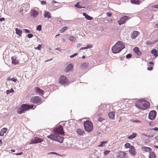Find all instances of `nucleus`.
I'll return each instance as SVG.
<instances>
[{
  "mask_svg": "<svg viewBox=\"0 0 158 158\" xmlns=\"http://www.w3.org/2000/svg\"><path fill=\"white\" fill-rule=\"evenodd\" d=\"M149 105V103L148 101L143 99L137 101L135 103V106L137 107L142 110L147 109Z\"/></svg>",
  "mask_w": 158,
  "mask_h": 158,
  "instance_id": "obj_1",
  "label": "nucleus"
},
{
  "mask_svg": "<svg viewBox=\"0 0 158 158\" xmlns=\"http://www.w3.org/2000/svg\"><path fill=\"white\" fill-rule=\"evenodd\" d=\"M125 48L124 44L121 41H118L112 48V51L113 53H119Z\"/></svg>",
  "mask_w": 158,
  "mask_h": 158,
  "instance_id": "obj_2",
  "label": "nucleus"
},
{
  "mask_svg": "<svg viewBox=\"0 0 158 158\" xmlns=\"http://www.w3.org/2000/svg\"><path fill=\"white\" fill-rule=\"evenodd\" d=\"M47 137L52 140L58 141L60 143H62L63 142L64 139V138L55 133L54 134H51L50 135L47 136Z\"/></svg>",
  "mask_w": 158,
  "mask_h": 158,
  "instance_id": "obj_3",
  "label": "nucleus"
},
{
  "mask_svg": "<svg viewBox=\"0 0 158 158\" xmlns=\"http://www.w3.org/2000/svg\"><path fill=\"white\" fill-rule=\"evenodd\" d=\"M34 106H35L34 108H35V106L33 105H29L26 104H23L21 106L20 108L18 110V113L19 114L24 113L25 111L28 110L30 109L33 108Z\"/></svg>",
  "mask_w": 158,
  "mask_h": 158,
  "instance_id": "obj_4",
  "label": "nucleus"
},
{
  "mask_svg": "<svg viewBox=\"0 0 158 158\" xmlns=\"http://www.w3.org/2000/svg\"><path fill=\"white\" fill-rule=\"evenodd\" d=\"M84 126L85 129L87 132L91 131L93 129V125L89 121L87 120L84 122Z\"/></svg>",
  "mask_w": 158,
  "mask_h": 158,
  "instance_id": "obj_5",
  "label": "nucleus"
},
{
  "mask_svg": "<svg viewBox=\"0 0 158 158\" xmlns=\"http://www.w3.org/2000/svg\"><path fill=\"white\" fill-rule=\"evenodd\" d=\"M30 102L34 104H37L41 102V99L39 96H35L31 98Z\"/></svg>",
  "mask_w": 158,
  "mask_h": 158,
  "instance_id": "obj_6",
  "label": "nucleus"
},
{
  "mask_svg": "<svg viewBox=\"0 0 158 158\" xmlns=\"http://www.w3.org/2000/svg\"><path fill=\"white\" fill-rule=\"evenodd\" d=\"M54 131L55 133L60 135L64 133L63 128L61 126H59L56 127L54 129Z\"/></svg>",
  "mask_w": 158,
  "mask_h": 158,
  "instance_id": "obj_7",
  "label": "nucleus"
},
{
  "mask_svg": "<svg viewBox=\"0 0 158 158\" xmlns=\"http://www.w3.org/2000/svg\"><path fill=\"white\" fill-rule=\"evenodd\" d=\"M68 81L65 76L62 75L59 79V82L60 84H64L67 82Z\"/></svg>",
  "mask_w": 158,
  "mask_h": 158,
  "instance_id": "obj_8",
  "label": "nucleus"
},
{
  "mask_svg": "<svg viewBox=\"0 0 158 158\" xmlns=\"http://www.w3.org/2000/svg\"><path fill=\"white\" fill-rule=\"evenodd\" d=\"M156 112L155 110L151 111L149 114V118L151 120H153L156 117Z\"/></svg>",
  "mask_w": 158,
  "mask_h": 158,
  "instance_id": "obj_9",
  "label": "nucleus"
},
{
  "mask_svg": "<svg viewBox=\"0 0 158 158\" xmlns=\"http://www.w3.org/2000/svg\"><path fill=\"white\" fill-rule=\"evenodd\" d=\"M128 17L127 16H123L120 19V20L118 21V23L119 25H121L123 24L124 23L126 20L128 19Z\"/></svg>",
  "mask_w": 158,
  "mask_h": 158,
  "instance_id": "obj_10",
  "label": "nucleus"
},
{
  "mask_svg": "<svg viewBox=\"0 0 158 158\" xmlns=\"http://www.w3.org/2000/svg\"><path fill=\"white\" fill-rule=\"evenodd\" d=\"M73 66L71 64H69L65 68L64 72L67 73L70 71L73 68Z\"/></svg>",
  "mask_w": 158,
  "mask_h": 158,
  "instance_id": "obj_11",
  "label": "nucleus"
},
{
  "mask_svg": "<svg viewBox=\"0 0 158 158\" xmlns=\"http://www.w3.org/2000/svg\"><path fill=\"white\" fill-rule=\"evenodd\" d=\"M126 153L124 152H119L118 153L117 157L118 158H125Z\"/></svg>",
  "mask_w": 158,
  "mask_h": 158,
  "instance_id": "obj_12",
  "label": "nucleus"
},
{
  "mask_svg": "<svg viewBox=\"0 0 158 158\" xmlns=\"http://www.w3.org/2000/svg\"><path fill=\"white\" fill-rule=\"evenodd\" d=\"M35 91L36 93H38L40 95H42L44 94L43 91L39 87H36Z\"/></svg>",
  "mask_w": 158,
  "mask_h": 158,
  "instance_id": "obj_13",
  "label": "nucleus"
},
{
  "mask_svg": "<svg viewBox=\"0 0 158 158\" xmlns=\"http://www.w3.org/2000/svg\"><path fill=\"white\" fill-rule=\"evenodd\" d=\"M139 32L137 31H134L131 34V38L135 39L139 34Z\"/></svg>",
  "mask_w": 158,
  "mask_h": 158,
  "instance_id": "obj_14",
  "label": "nucleus"
},
{
  "mask_svg": "<svg viewBox=\"0 0 158 158\" xmlns=\"http://www.w3.org/2000/svg\"><path fill=\"white\" fill-rule=\"evenodd\" d=\"M76 132L78 135L80 136L83 135L85 134L84 131L80 128L77 129Z\"/></svg>",
  "mask_w": 158,
  "mask_h": 158,
  "instance_id": "obj_15",
  "label": "nucleus"
},
{
  "mask_svg": "<svg viewBox=\"0 0 158 158\" xmlns=\"http://www.w3.org/2000/svg\"><path fill=\"white\" fill-rule=\"evenodd\" d=\"M31 15L33 17H36L38 14V12L35 10H32L31 13Z\"/></svg>",
  "mask_w": 158,
  "mask_h": 158,
  "instance_id": "obj_16",
  "label": "nucleus"
},
{
  "mask_svg": "<svg viewBox=\"0 0 158 158\" xmlns=\"http://www.w3.org/2000/svg\"><path fill=\"white\" fill-rule=\"evenodd\" d=\"M7 129L6 128H3L1 130L0 132V136H2L4 135L5 133H6L7 131Z\"/></svg>",
  "mask_w": 158,
  "mask_h": 158,
  "instance_id": "obj_17",
  "label": "nucleus"
},
{
  "mask_svg": "<svg viewBox=\"0 0 158 158\" xmlns=\"http://www.w3.org/2000/svg\"><path fill=\"white\" fill-rule=\"evenodd\" d=\"M108 116L110 118L114 119V118L115 112L114 111H111L108 114Z\"/></svg>",
  "mask_w": 158,
  "mask_h": 158,
  "instance_id": "obj_18",
  "label": "nucleus"
},
{
  "mask_svg": "<svg viewBox=\"0 0 158 158\" xmlns=\"http://www.w3.org/2000/svg\"><path fill=\"white\" fill-rule=\"evenodd\" d=\"M129 152L133 155H135V150L134 148L132 146H131L130 149H129Z\"/></svg>",
  "mask_w": 158,
  "mask_h": 158,
  "instance_id": "obj_19",
  "label": "nucleus"
},
{
  "mask_svg": "<svg viewBox=\"0 0 158 158\" xmlns=\"http://www.w3.org/2000/svg\"><path fill=\"white\" fill-rule=\"evenodd\" d=\"M44 16L45 18H48V19L51 17L50 13L48 11L45 12Z\"/></svg>",
  "mask_w": 158,
  "mask_h": 158,
  "instance_id": "obj_20",
  "label": "nucleus"
},
{
  "mask_svg": "<svg viewBox=\"0 0 158 158\" xmlns=\"http://www.w3.org/2000/svg\"><path fill=\"white\" fill-rule=\"evenodd\" d=\"M81 3V2H78L75 5V6L76 7L79 8H85V7L84 6H83L80 4Z\"/></svg>",
  "mask_w": 158,
  "mask_h": 158,
  "instance_id": "obj_21",
  "label": "nucleus"
},
{
  "mask_svg": "<svg viewBox=\"0 0 158 158\" xmlns=\"http://www.w3.org/2000/svg\"><path fill=\"white\" fill-rule=\"evenodd\" d=\"M16 34L19 36H21L22 34V31L21 30L18 29L17 28L15 29Z\"/></svg>",
  "mask_w": 158,
  "mask_h": 158,
  "instance_id": "obj_22",
  "label": "nucleus"
},
{
  "mask_svg": "<svg viewBox=\"0 0 158 158\" xmlns=\"http://www.w3.org/2000/svg\"><path fill=\"white\" fill-rule=\"evenodd\" d=\"M133 51L134 52L138 55H141V52L139 51V49L138 47H135L133 49Z\"/></svg>",
  "mask_w": 158,
  "mask_h": 158,
  "instance_id": "obj_23",
  "label": "nucleus"
},
{
  "mask_svg": "<svg viewBox=\"0 0 158 158\" xmlns=\"http://www.w3.org/2000/svg\"><path fill=\"white\" fill-rule=\"evenodd\" d=\"M11 59L12 60V64H16L18 63V61L16 59L15 57H12Z\"/></svg>",
  "mask_w": 158,
  "mask_h": 158,
  "instance_id": "obj_24",
  "label": "nucleus"
},
{
  "mask_svg": "<svg viewBox=\"0 0 158 158\" xmlns=\"http://www.w3.org/2000/svg\"><path fill=\"white\" fill-rule=\"evenodd\" d=\"M83 15L85 17L86 19L88 20H91L93 19L92 17L89 16L85 13H83Z\"/></svg>",
  "mask_w": 158,
  "mask_h": 158,
  "instance_id": "obj_25",
  "label": "nucleus"
},
{
  "mask_svg": "<svg viewBox=\"0 0 158 158\" xmlns=\"http://www.w3.org/2000/svg\"><path fill=\"white\" fill-rule=\"evenodd\" d=\"M142 149L145 152H150L152 150V149L150 148L149 147H143Z\"/></svg>",
  "mask_w": 158,
  "mask_h": 158,
  "instance_id": "obj_26",
  "label": "nucleus"
},
{
  "mask_svg": "<svg viewBox=\"0 0 158 158\" xmlns=\"http://www.w3.org/2000/svg\"><path fill=\"white\" fill-rule=\"evenodd\" d=\"M137 135L136 133H134L132 135L129 136L128 137V138L130 139H133L136 137Z\"/></svg>",
  "mask_w": 158,
  "mask_h": 158,
  "instance_id": "obj_27",
  "label": "nucleus"
},
{
  "mask_svg": "<svg viewBox=\"0 0 158 158\" xmlns=\"http://www.w3.org/2000/svg\"><path fill=\"white\" fill-rule=\"evenodd\" d=\"M156 155L152 152H150L149 155V158H155L156 157Z\"/></svg>",
  "mask_w": 158,
  "mask_h": 158,
  "instance_id": "obj_28",
  "label": "nucleus"
},
{
  "mask_svg": "<svg viewBox=\"0 0 158 158\" xmlns=\"http://www.w3.org/2000/svg\"><path fill=\"white\" fill-rule=\"evenodd\" d=\"M89 64L87 63H84L81 65V67L83 69H85L88 66Z\"/></svg>",
  "mask_w": 158,
  "mask_h": 158,
  "instance_id": "obj_29",
  "label": "nucleus"
},
{
  "mask_svg": "<svg viewBox=\"0 0 158 158\" xmlns=\"http://www.w3.org/2000/svg\"><path fill=\"white\" fill-rule=\"evenodd\" d=\"M69 39L71 41H75L76 40V39L75 37L73 36H71L69 37Z\"/></svg>",
  "mask_w": 158,
  "mask_h": 158,
  "instance_id": "obj_30",
  "label": "nucleus"
},
{
  "mask_svg": "<svg viewBox=\"0 0 158 158\" xmlns=\"http://www.w3.org/2000/svg\"><path fill=\"white\" fill-rule=\"evenodd\" d=\"M131 2L134 4H139L140 3L139 0H131Z\"/></svg>",
  "mask_w": 158,
  "mask_h": 158,
  "instance_id": "obj_31",
  "label": "nucleus"
},
{
  "mask_svg": "<svg viewBox=\"0 0 158 158\" xmlns=\"http://www.w3.org/2000/svg\"><path fill=\"white\" fill-rule=\"evenodd\" d=\"M157 53V50L155 49H152L151 51V53L153 54L156 57H157L158 55H156V53Z\"/></svg>",
  "mask_w": 158,
  "mask_h": 158,
  "instance_id": "obj_32",
  "label": "nucleus"
},
{
  "mask_svg": "<svg viewBox=\"0 0 158 158\" xmlns=\"http://www.w3.org/2000/svg\"><path fill=\"white\" fill-rule=\"evenodd\" d=\"M7 81L11 80L12 81L15 82H16L17 81V80L16 78H10V77H7Z\"/></svg>",
  "mask_w": 158,
  "mask_h": 158,
  "instance_id": "obj_33",
  "label": "nucleus"
},
{
  "mask_svg": "<svg viewBox=\"0 0 158 158\" xmlns=\"http://www.w3.org/2000/svg\"><path fill=\"white\" fill-rule=\"evenodd\" d=\"M107 143V141H102V142L98 146V147H103L105 146L104 144L105 143Z\"/></svg>",
  "mask_w": 158,
  "mask_h": 158,
  "instance_id": "obj_34",
  "label": "nucleus"
},
{
  "mask_svg": "<svg viewBox=\"0 0 158 158\" xmlns=\"http://www.w3.org/2000/svg\"><path fill=\"white\" fill-rule=\"evenodd\" d=\"M67 29V27H64L62 29L60 30V33H63Z\"/></svg>",
  "mask_w": 158,
  "mask_h": 158,
  "instance_id": "obj_35",
  "label": "nucleus"
},
{
  "mask_svg": "<svg viewBox=\"0 0 158 158\" xmlns=\"http://www.w3.org/2000/svg\"><path fill=\"white\" fill-rule=\"evenodd\" d=\"M35 139L36 140V142H37V143H41L42 141V140L41 139L38 137H36Z\"/></svg>",
  "mask_w": 158,
  "mask_h": 158,
  "instance_id": "obj_36",
  "label": "nucleus"
},
{
  "mask_svg": "<svg viewBox=\"0 0 158 158\" xmlns=\"http://www.w3.org/2000/svg\"><path fill=\"white\" fill-rule=\"evenodd\" d=\"M14 92V90L11 88L10 90H8L6 91V93L7 94H8L10 93L13 92Z\"/></svg>",
  "mask_w": 158,
  "mask_h": 158,
  "instance_id": "obj_37",
  "label": "nucleus"
},
{
  "mask_svg": "<svg viewBox=\"0 0 158 158\" xmlns=\"http://www.w3.org/2000/svg\"><path fill=\"white\" fill-rule=\"evenodd\" d=\"M125 146L127 148H130L131 146L130 143H127L125 144Z\"/></svg>",
  "mask_w": 158,
  "mask_h": 158,
  "instance_id": "obj_38",
  "label": "nucleus"
},
{
  "mask_svg": "<svg viewBox=\"0 0 158 158\" xmlns=\"http://www.w3.org/2000/svg\"><path fill=\"white\" fill-rule=\"evenodd\" d=\"M52 2L54 3H57V5L55 6V7H57L58 8H59L60 7L59 6H60L58 5L59 4H60L59 3L57 2H56V1H54V0H53L52 1Z\"/></svg>",
  "mask_w": 158,
  "mask_h": 158,
  "instance_id": "obj_39",
  "label": "nucleus"
},
{
  "mask_svg": "<svg viewBox=\"0 0 158 158\" xmlns=\"http://www.w3.org/2000/svg\"><path fill=\"white\" fill-rule=\"evenodd\" d=\"M93 45L91 44H88L86 45V49H89L91 48L92 47Z\"/></svg>",
  "mask_w": 158,
  "mask_h": 158,
  "instance_id": "obj_40",
  "label": "nucleus"
},
{
  "mask_svg": "<svg viewBox=\"0 0 158 158\" xmlns=\"http://www.w3.org/2000/svg\"><path fill=\"white\" fill-rule=\"evenodd\" d=\"M41 25H39L36 28V30L38 31H41Z\"/></svg>",
  "mask_w": 158,
  "mask_h": 158,
  "instance_id": "obj_41",
  "label": "nucleus"
},
{
  "mask_svg": "<svg viewBox=\"0 0 158 158\" xmlns=\"http://www.w3.org/2000/svg\"><path fill=\"white\" fill-rule=\"evenodd\" d=\"M34 48L35 49L40 50L41 48V45L40 44H39L37 47H35Z\"/></svg>",
  "mask_w": 158,
  "mask_h": 158,
  "instance_id": "obj_42",
  "label": "nucleus"
},
{
  "mask_svg": "<svg viewBox=\"0 0 158 158\" xmlns=\"http://www.w3.org/2000/svg\"><path fill=\"white\" fill-rule=\"evenodd\" d=\"M27 37L29 38H31L33 37V35L31 34H28L27 35Z\"/></svg>",
  "mask_w": 158,
  "mask_h": 158,
  "instance_id": "obj_43",
  "label": "nucleus"
},
{
  "mask_svg": "<svg viewBox=\"0 0 158 158\" xmlns=\"http://www.w3.org/2000/svg\"><path fill=\"white\" fill-rule=\"evenodd\" d=\"M23 30L25 31V32L27 33H30L31 32V31L29 30L24 29Z\"/></svg>",
  "mask_w": 158,
  "mask_h": 158,
  "instance_id": "obj_44",
  "label": "nucleus"
},
{
  "mask_svg": "<svg viewBox=\"0 0 158 158\" xmlns=\"http://www.w3.org/2000/svg\"><path fill=\"white\" fill-rule=\"evenodd\" d=\"M131 56L132 55L131 54H128L127 55L126 57L127 58H129L131 57Z\"/></svg>",
  "mask_w": 158,
  "mask_h": 158,
  "instance_id": "obj_45",
  "label": "nucleus"
},
{
  "mask_svg": "<svg viewBox=\"0 0 158 158\" xmlns=\"http://www.w3.org/2000/svg\"><path fill=\"white\" fill-rule=\"evenodd\" d=\"M110 152V151H108L106 150L104 152V154L105 155H106Z\"/></svg>",
  "mask_w": 158,
  "mask_h": 158,
  "instance_id": "obj_46",
  "label": "nucleus"
},
{
  "mask_svg": "<svg viewBox=\"0 0 158 158\" xmlns=\"http://www.w3.org/2000/svg\"><path fill=\"white\" fill-rule=\"evenodd\" d=\"M77 53H75L74 54H73V55H71L70 56V58H73L75 56H77Z\"/></svg>",
  "mask_w": 158,
  "mask_h": 158,
  "instance_id": "obj_47",
  "label": "nucleus"
},
{
  "mask_svg": "<svg viewBox=\"0 0 158 158\" xmlns=\"http://www.w3.org/2000/svg\"><path fill=\"white\" fill-rule=\"evenodd\" d=\"M151 130H154L155 131H157L158 130V128L157 127H155L154 128L151 129Z\"/></svg>",
  "mask_w": 158,
  "mask_h": 158,
  "instance_id": "obj_48",
  "label": "nucleus"
},
{
  "mask_svg": "<svg viewBox=\"0 0 158 158\" xmlns=\"http://www.w3.org/2000/svg\"><path fill=\"white\" fill-rule=\"evenodd\" d=\"M107 16L110 17L111 16V15H112V14L110 12H108L107 13Z\"/></svg>",
  "mask_w": 158,
  "mask_h": 158,
  "instance_id": "obj_49",
  "label": "nucleus"
},
{
  "mask_svg": "<svg viewBox=\"0 0 158 158\" xmlns=\"http://www.w3.org/2000/svg\"><path fill=\"white\" fill-rule=\"evenodd\" d=\"M82 45V44H81L78 43L77 44V48H79L80 46H81Z\"/></svg>",
  "mask_w": 158,
  "mask_h": 158,
  "instance_id": "obj_50",
  "label": "nucleus"
},
{
  "mask_svg": "<svg viewBox=\"0 0 158 158\" xmlns=\"http://www.w3.org/2000/svg\"><path fill=\"white\" fill-rule=\"evenodd\" d=\"M153 67H150L148 68V70H151L152 69Z\"/></svg>",
  "mask_w": 158,
  "mask_h": 158,
  "instance_id": "obj_51",
  "label": "nucleus"
},
{
  "mask_svg": "<svg viewBox=\"0 0 158 158\" xmlns=\"http://www.w3.org/2000/svg\"><path fill=\"white\" fill-rule=\"evenodd\" d=\"M41 3L42 4H46V1H42L41 2Z\"/></svg>",
  "mask_w": 158,
  "mask_h": 158,
  "instance_id": "obj_52",
  "label": "nucleus"
},
{
  "mask_svg": "<svg viewBox=\"0 0 158 158\" xmlns=\"http://www.w3.org/2000/svg\"><path fill=\"white\" fill-rule=\"evenodd\" d=\"M23 153V152H20V153H17L16 154H15V155H20L22 154Z\"/></svg>",
  "mask_w": 158,
  "mask_h": 158,
  "instance_id": "obj_53",
  "label": "nucleus"
},
{
  "mask_svg": "<svg viewBox=\"0 0 158 158\" xmlns=\"http://www.w3.org/2000/svg\"><path fill=\"white\" fill-rule=\"evenodd\" d=\"M49 153L51 154H56V155H58V154L57 153L55 152H50Z\"/></svg>",
  "mask_w": 158,
  "mask_h": 158,
  "instance_id": "obj_54",
  "label": "nucleus"
},
{
  "mask_svg": "<svg viewBox=\"0 0 158 158\" xmlns=\"http://www.w3.org/2000/svg\"><path fill=\"white\" fill-rule=\"evenodd\" d=\"M5 20V19L4 18L2 17L0 18V21H4Z\"/></svg>",
  "mask_w": 158,
  "mask_h": 158,
  "instance_id": "obj_55",
  "label": "nucleus"
},
{
  "mask_svg": "<svg viewBox=\"0 0 158 158\" xmlns=\"http://www.w3.org/2000/svg\"><path fill=\"white\" fill-rule=\"evenodd\" d=\"M153 7L157 8V9H158V5H154L153 6Z\"/></svg>",
  "mask_w": 158,
  "mask_h": 158,
  "instance_id": "obj_56",
  "label": "nucleus"
},
{
  "mask_svg": "<svg viewBox=\"0 0 158 158\" xmlns=\"http://www.w3.org/2000/svg\"><path fill=\"white\" fill-rule=\"evenodd\" d=\"M84 49H87L86 47H82L80 49V50H82Z\"/></svg>",
  "mask_w": 158,
  "mask_h": 158,
  "instance_id": "obj_57",
  "label": "nucleus"
},
{
  "mask_svg": "<svg viewBox=\"0 0 158 158\" xmlns=\"http://www.w3.org/2000/svg\"><path fill=\"white\" fill-rule=\"evenodd\" d=\"M35 142H34V141H33V139H32L31 140V142L30 143V144H33V143H35Z\"/></svg>",
  "mask_w": 158,
  "mask_h": 158,
  "instance_id": "obj_58",
  "label": "nucleus"
},
{
  "mask_svg": "<svg viewBox=\"0 0 158 158\" xmlns=\"http://www.w3.org/2000/svg\"><path fill=\"white\" fill-rule=\"evenodd\" d=\"M147 44L149 45H151L152 44V42H147Z\"/></svg>",
  "mask_w": 158,
  "mask_h": 158,
  "instance_id": "obj_59",
  "label": "nucleus"
},
{
  "mask_svg": "<svg viewBox=\"0 0 158 158\" xmlns=\"http://www.w3.org/2000/svg\"><path fill=\"white\" fill-rule=\"evenodd\" d=\"M134 122L137 123H141V121L139 120H135Z\"/></svg>",
  "mask_w": 158,
  "mask_h": 158,
  "instance_id": "obj_60",
  "label": "nucleus"
},
{
  "mask_svg": "<svg viewBox=\"0 0 158 158\" xmlns=\"http://www.w3.org/2000/svg\"><path fill=\"white\" fill-rule=\"evenodd\" d=\"M33 140L34 141V142H35V143H37V142H36V141L35 138L34 139H33Z\"/></svg>",
  "mask_w": 158,
  "mask_h": 158,
  "instance_id": "obj_61",
  "label": "nucleus"
},
{
  "mask_svg": "<svg viewBox=\"0 0 158 158\" xmlns=\"http://www.w3.org/2000/svg\"><path fill=\"white\" fill-rule=\"evenodd\" d=\"M56 50H57L60 51L61 50V49L60 50V48H56Z\"/></svg>",
  "mask_w": 158,
  "mask_h": 158,
  "instance_id": "obj_62",
  "label": "nucleus"
},
{
  "mask_svg": "<svg viewBox=\"0 0 158 158\" xmlns=\"http://www.w3.org/2000/svg\"><path fill=\"white\" fill-rule=\"evenodd\" d=\"M149 64H153V63L152 62L150 61V62H149Z\"/></svg>",
  "mask_w": 158,
  "mask_h": 158,
  "instance_id": "obj_63",
  "label": "nucleus"
},
{
  "mask_svg": "<svg viewBox=\"0 0 158 158\" xmlns=\"http://www.w3.org/2000/svg\"><path fill=\"white\" fill-rule=\"evenodd\" d=\"M27 6H28L27 5L24 4V5H23V6L26 7Z\"/></svg>",
  "mask_w": 158,
  "mask_h": 158,
  "instance_id": "obj_64",
  "label": "nucleus"
}]
</instances>
